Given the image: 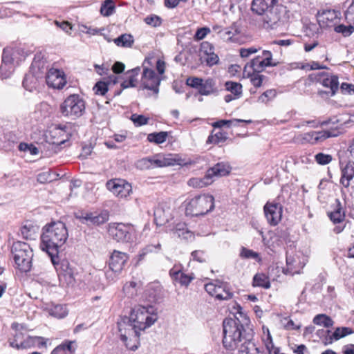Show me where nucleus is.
<instances>
[{"label": "nucleus", "mask_w": 354, "mask_h": 354, "mask_svg": "<svg viewBox=\"0 0 354 354\" xmlns=\"http://www.w3.org/2000/svg\"><path fill=\"white\" fill-rule=\"evenodd\" d=\"M246 322L235 318H225L223 322V345L229 351L238 348L239 354H262L254 341L252 329Z\"/></svg>", "instance_id": "f257e3e1"}, {"label": "nucleus", "mask_w": 354, "mask_h": 354, "mask_svg": "<svg viewBox=\"0 0 354 354\" xmlns=\"http://www.w3.org/2000/svg\"><path fill=\"white\" fill-rule=\"evenodd\" d=\"M158 319L156 310L152 306H140L134 308L130 317H124L118 322L120 339L129 348L127 344L128 337L134 336L138 337L140 332L153 325ZM134 351L136 346L129 347Z\"/></svg>", "instance_id": "f03ea898"}, {"label": "nucleus", "mask_w": 354, "mask_h": 354, "mask_svg": "<svg viewBox=\"0 0 354 354\" xmlns=\"http://www.w3.org/2000/svg\"><path fill=\"white\" fill-rule=\"evenodd\" d=\"M68 236V230L63 222H52L43 228L41 248L46 252L54 266L57 264L59 248L66 243Z\"/></svg>", "instance_id": "7ed1b4c3"}, {"label": "nucleus", "mask_w": 354, "mask_h": 354, "mask_svg": "<svg viewBox=\"0 0 354 354\" xmlns=\"http://www.w3.org/2000/svg\"><path fill=\"white\" fill-rule=\"evenodd\" d=\"M214 207V198L211 195H200L191 199L185 207V214L191 216H203Z\"/></svg>", "instance_id": "20e7f679"}, {"label": "nucleus", "mask_w": 354, "mask_h": 354, "mask_svg": "<svg viewBox=\"0 0 354 354\" xmlns=\"http://www.w3.org/2000/svg\"><path fill=\"white\" fill-rule=\"evenodd\" d=\"M12 253L15 263L23 272H28L31 268L33 250L30 245L25 242L17 241L13 243Z\"/></svg>", "instance_id": "39448f33"}, {"label": "nucleus", "mask_w": 354, "mask_h": 354, "mask_svg": "<svg viewBox=\"0 0 354 354\" xmlns=\"http://www.w3.org/2000/svg\"><path fill=\"white\" fill-rule=\"evenodd\" d=\"M85 101L77 94L70 95L60 104L61 113L64 117L73 120L82 116L85 113Z\"/></svg>", "instance_id": "423d86ee"}, {"label": "nucleus", "mask_w": 354, "mask_h": 354, "mask_svg": "<svg viewBox=\"0 0 354 354\" xmlns=\"http://www.w3.org/2000/svg\"><path fill=\"white\" fill-rule=\"evenodd\" d=\"M110 236L119 243H130L133 241L135 229L129 223H111L108 225Z\"/></svg>", "instance_id": "0eeeda50"}, {"label": "nucleus", "mask_w": 354, "mask_h": 354, "mask_svg": "<svg viewBox=\"0 0 354 354\" xmlns=\"http://www.w3.org/2000/svg\"><path fill=\"white\" fill-rule=\"evenodd\" d=\"M286 8L277 4L262 15V26L267 30L276 29L283 24Z\"/></svg>", "instance_id": "6e6552de"}, {"label": "nucleus", "mask_w": 354, "mask_h": 354, "mask_svg": "<svg viewBox=\"0 0 354 354\" xmlns=\"http://www.w3.org/2000/svg\"><path fill=\"white\" fill-rule=\"evenodd\" d=\"M341 130L338 126L331 127L330 129L320 131H310L303 133L299 137L301 144L310 143L312 145L323 142L326 139L337 137L341 134Z\"/></svg>", "instance_id": "1a4fd4ad"}, {"label": "nucleus", "mask_w": 354, "mask_h": 354, "mask_svg": "<svg viewBox=\"0 0 354 354\" xmlns=\"http://www.w3.org/2000/svg\"><path fill=\"white\" fill-rule=\"evenodd\" d=\"M18 49L6 47L3 50L2 62L0 66V78L6 79L10 76L15 68V55Z\"/></svg>", "instance_id": "9d476101"}, {"label": "nucleus", "mask_w": 354, "mask_h": 354, "mask_svg": "<svg viewBox=\"0 0 354 354\" xmlns=\"http://www.w3.org/2000/svg\"><path fill=\"white\" fill-rule=\"evenodd\" d=\"M316 80L317 82L328 89V91H319L318 93L320 96L323 97L324 94L327 96H333L336 93L339 87L337 76L320 72L316 75Z\"/></svg>", "instance_id": "9b49d317"}, {"label": "nucleus", "mask_w": 354, "mask_h": 354, "mask_svg": "<svg viewBox=\"0 0 354 354\" xmlns=\"http://www.w3.org/2000/svg\"><path fill=\"white\" fill-rule=\"evenodd\" d=\"M75 216L83 224L87 225H100L109 220V214L107 211H102L100 213L80 212L75 213Z\"/></svg>", "instance_id": "f8f14e48"}, {"label": "nucleus", "mask_w": 354, "mask_h": 354, "mask_svg": "<svg viewBox=\"0 0 354 354\" xmlns=\"http://www.w3.org/2000/svg\"><path fill=\"white\" fill-rule=\"evenodd\" d=\"M340 19V12L335 10H323L317 13V19L322 28L335 27Z\"/></svg>", "instance_id": "ddd939ff"}, {"label": "nucleus", "mask_w": 354, "mask_h": 354, "mask_svg": "<svg viewBox=\"0 0 354 354\" xmlns=\"http://www.w3.org/2000/svg\"><path fill=\"white\" fill-rule=\"evenodd\" d=\"M263 212L270 225L276 226L281 221L283 207L280 203L268 202L263 207Z\"/></svg>", "instance_id": "4468645a"}, {"label": "nucleus", "mask_w": 354, "mask_h": 354, "mask_svg": "<svg viewBox=\"0 0 354 354\" xmlns=\"http://www.w3.org/2000/svg\"><path fill=\"white\" fill-rule=\"evenodd\" d=\"M344 17L348 25H335L334 30L337 33H341L344 37H348L354 32V0L345 11Z\"/></svg>", "instance_id": "2eb2a0df"}, {"label": "nucleus", "mask_w": 354, "mask_h": 354, "mask_svg": "<svg viewBox=\"0 0 354 354\" xmlns=\"http://www.w3.org/2000/svg\"><path fill=\"white\" fill-rule=\"evenodd\" d=\"M141 81L144 88L151 90L154 94L158 95L161 79L153 70L145 68Z\"/></svg>", "instance_id": "dca6fc26"}, {"label": "nucleus", "mask_w": 354, "mask_h": 354, "mask_svg": "<svg viewBox=\"0 0 354 354\" xmlns=\"http://www.w3.org/2000/svg\"><path fill=\"white\" fill-rule=\"evenodd\" d=\"M106 187L113 192V194L120 198H126L129 196L132 192L131 185L120 179L108 181Z\"/></svg>", "instance_id": "f3484780"}, {"label": "nucleus", "mask_w": 354, "mask_h": 354, "mask_svg": "<svg viewBox=\"0 0 354 354\" xmlns=\"http://www.w3.org/2000/svg\"><path fill=\"white\" fill-rule=\"evenodd\" d=\"M45 78L47 84L54 88L62 89L66 83L64 73L55 68L49 69Z\"/></svg>", "instance_id": "a211bd4d"}, {"label": "nucleus", "mask_w": 354, "mask_h": 354, "mask_svg": "<svg viewBox=\"0 0 354 354\" xmlns=\"http://www.w3.org/2000/svg\"><path fill=\"white\" fill-rule=\"evenodd\" d=\"M129 259L128 255L118 250H114L109 261V268L115 273H120Z\"/></svg>", "instance_id": "6ab92c4d"}, {"label": "nucleus", "mask_w": 354, "mask_h": 354, "mask_svg": "<svg viewBox=\"0 0 354 354\" xmlns=\"http://www.w3.org/2000/svg\"><path fill=\"white\" fill-rule=\"evenodd\" d=\"M153 216L156 225H163L170 218V208L164 205H158L154 209Z\"/></svg>", "instance_id": "aec40b11"}, {"label": "nucleus", "mask_w": 354, "mask_h": 354, "mask_svg": "<svg viewBox=\"0 0 354 354\" xmlns=\"http://www.w3.org/2000/svg\"><path fill=\"white\" fill-rule=\"evenodd\" d=\"M277 4H278V0H253L251 8L253 12L262 15Z\"/></svg>", "instance_id": "412c9836"}, {"label": "nucleus", "mask_w": 354, "mask_h": 354, "mask_svg": "<svg viewBox=\"0 0 354 354\" xmlns=\"http://www.w3.org/2000/svg\"><path fill=\"white\" fill-rule=\"evenodd\" d=\"M230 171V165L224 162H218L207 171V176L212 180L214 176L221 177L227 175Z\"/></svg>", "instance_id": "4be33fe9"}, {"label": "nucleus", "mask_w": 354, "mask_h": 354, "mask_svg": "<svg viewBox=\"0 0 354 354\" xmlns=\"http://www.w3.org/2000/svg\"><path fill=\"white\" fill-rule=\"evenodd\" d=\"M68 129L69 128L66 125H58L55 127L53 129L50 131L52 136H57V140L54 142H56L57 145L64 143L71 136Z\"/></svg>", "instance_id": "5701e85b"}, {"label": "nucleus", "mask_w": 354, "mask_h": 354, "mask_svg": "<svg viewBox=\"0 0 354 354\" xmlns=\"http://www.w3.org/2000/svg\"><path fill=\"white\" fill-rule=\"evenodd\" d=\"M354 177V162H348L342 169L340 183L345 187H348L350 181Z\"/></svg>", "instance_id": "b1692460"}, {"label": "nucleus", "mask_w": 354, "mask_h": 354, "mask_svg": "<svg viewBox=\"0 0 354 354\" xmlns=\"http://www.w3.org/2000/svg\"><path fill=\"white\" fill-rule=\"evenodd\" d=\"M145 296L149 302H158L161 298L160 286L158 283L151 284L145 290Z\"/></svg>", "instance_id": "393cba45"}, {"label": "nucleus", "mask_w": 354, "mask_h": 354, "mask_svg": "<svg viewBox=\"0 0 354 354\" xmlns=\"http://www.w3.org/2000/svg\"><path fill=\"white\" fill-rule=\"evenodd\" d=\"M118 82V77L115 75H111L109 77L107 82L100 81L97 82L93 87V90L96 94L104 95L109 90V85H115Z\"/></svg>", "instance_id": "a878e982"}, {"label": "nucleus", "mask_w": 354, "mask_h": 354, "mask_svg": "<svg viewBox=\"0 0 354 354\" xmlns=\"http://www.w3.org/2000/svg\"><path fill=\"white\" fill-rule=\"evenodd\" d=\"M269 66L261 56L254 58L250 63H248L244 68V71L250 68L254 73H260L264 70L266 67Z\"/></svg>", "instance_id": "bb28decb"}, {"label": "nucleus", "mask_w": 354, "mask_h": 354, "mask_svg": "<svg viewBox=\"0 0 354 354\" xmlns=\"http://www.w3.org/2000/svg\"><path fill=\"white\" fill-rule=\"evenodd\" d=\"M233 293L230 291L228 285L223 282L219 281L216 298L219 300H227L231 299Z\"/></svg>", "instance_id": "cd10ccee"}, {"label": "nucleus", "mask_w": 354, "mask_h": 354, "mask_svg": "<svg viewBox=\"0 0 354 354\" xmlns=\"http://www.w3.org/2000/svg\"><path fill=\"white\" fill-rule=\"evenodd\" d=\"M41 77L39 76L36 77L33 73H29L28 74L26 75L24 79V87L29 91H32L39 86V79Z\"/></svg>", "instance_id": "c85d7f7f"}, {"label": "nucleus", "mask_w": 354, "mask_h": 354, "mask_svg": "<svg viewBox=\"0 0 354 354\" xmlns=\"http://www.w3.org/2000/svg\"><path fill=\"white\" fill-rule=\"evenodd\" d=\"M337 205L335 209L329 213V217L334 223H339L344 219V212L341 206V203L339 200L336 201Z\"/></svg>", "instance_id": "c756f323"}, {"label": "nucleus", "mask_w": 354, "mask_h": 354, "mask_svg": "<svg viewBox=\"0 0 354 354\" xmlns=\"http://www.w3.org/2000/svg\"><path fill=\"white\" fill-rule=\"evenodd\" d=\"M213 182L212 180L210 179L209 176H207V173H206L205 176L201 178H192L188 180V185L190 187H193L195 188H201L205 187L208 185H210Z\"/></svg>", "instance_id": "7c9ffc66"}, {"label": "nucleus", "mask_w": 354, "mask_h": 354, "mask_svg": "<svg viewBox=\"0 0 354 354\" xmlns=\"http://www.w3.org/2000/svg\"><path fill=\"white\" fill-rule=\"evenodd\" d=\"M113 41L118 46L130 48L133 44L134 39L130 34H122L114 39Z\"/></svg>", "instance_id": "2f4dec72"}, {"label": "nucleus", "mask_w": 354, "mask_h": 354, "mask_svg": "<svg viewBox=\"0 0 354 354\" xmlns=\"http://www.w3.org/2000/svg\"><path fill=\"white\" fill-rule=\"evenodd\" d=\"M37 343L36 336H27L24 341L20 342V344L16 342H10V346L17 349H27L34 346Z\"/></svg>", "instance_id": "473e14b6"}, {"label": "nucleus", "mask_w": 354, "mask_h": 354, "mask_svg": "<svg viewBox=\"0 0 354 354\" xmlns=\"http://www.w3.org/2000/svg\"><path fill=\"white\" fill-rule=\"evenodd\" d=\"M252 285L254 286L262 287L268 289L270 287V282L268 277L263 273H257L253 277Z\"/></svg>", "instance_id": "72a5a7b5"}, {"label": "nucleus", "mask_w": 354, "mask_h": 354, "mask_svg": "<svg viewBox=\"0 0 354 354\" xmlns=\"http://www.w3.org/2000/svg\"><path fill=\"white\" fill-rule=\"evenodd\" d=\"M57 264L55 266V268L58 270H62L65 277H68L70 282L73 280V272L72 269L70 267L69 263L67 260H62L61 263H59V258L56 259Z\"/></svg>", "instance_id": "f704fd0d"}, {"label": "nucleus", "mask_w": 354, "mask_h": 354, "mask_svg": "<svg viewBox=\"0 0 354 354\" xmlns=\"http://www.w3.org/2000/svg\"><path fill=\"white\" fill-rule=\"evenodd\" d=\"M313 323L316 325L323 326L326 328H329L333 326V321L330 317L324 314H319L314 317Z\"/></svg>", "instance_id": "c9c22d12"}, {"label": "nucleus", "mask_w": 354, "mask_h": 354, "mask_svg": "<svg viewBox=\"0 0 354 354\" xmlns=\"http://www.w3.org/2000/svg\"><path fill=\"white\" fill-rule=\"evenodd\" d=\"M227 140V134L223 131H218L216 133L213 132L208 136L206 141L207 144H218L223 142Z\"/></svg>", "instance_id": "e433bc0d"}, {"label": "nucleus", "mask_w": 354, "mask_h": 354, "mask_svg": "<svg viewBox=\"0 0 354 354\" xmlns=\"http://www.w3.org/2000/svg\"><path fill=\"white\" fill-rule=\"evenodd\" d=\"M225 88L227 91L231 92L236 97H240L242 94V85L239 83L234 82H226Z\"/></svg>", "instance_id": "4c0bfd02"}, {"label": "nucleus", "mask_w": 354, "mask_h": 354, "mask_svg": "<svg viewBox=\"0 0 354 354\" xmlns=\"http://www.w3.org/2000/svg\"><path fill=\"white\" fill-rule=\"evenodd\" d=\"M297 263L296 259L291 255H289L288 253L286 254V265L287 268L284 270V273L286 274H297L299 273V270L297 269L295 263Z\"/></svg>", "instance_id": "58836bf2"}, {"label": "nucleus", "mask_w": 354, "mask_h": 354, "mask_svg": "<svg viewBox=\"0 0 354 354\" xmlns=\"http://www.w3.org/2000/svg\"><path fill=\"white\" fill-rule=\"evenodd\" d=\"M238 122H245L247 124H250L252 122V120H241V119H234V120H221L217 122H215L212 124V127L214 128H221L225 125H227L230 127L231 125H235Z\"/></svg>", "instance_id": "ea45409f"}, {"label": "nucleus", "mask_w": 354, "mask_h": 354, "mask_svg": "<svg viewBox=\"0 0 354 354\" xmlns=\"http://www.w3.org/2000/svg\"><path fill=\"white\" fill-rule=\"evenodd\" d=\"M49 314L56 318H63L67 315L66 308L62 305H55L50 307L48 310Z\"/></svg>", "instance_id": "a19ab883"}, {"label": "nucleus", "mask_w": 354, "mask_h": 354, "mask_svg": "<svg viewBox=\"0 0 354 354\" xmlns=\"http://www.w3.org/2000/svg\"><path fill=\"white\" fill-rule=\"evenodd\" d=\"M167 132L160 131L158 133H152L148 135L147 139L151 142L156 144H162L166 141L167 138Z\"/></svg>", "instance_id": "79ce46f5"}, {"label": "nucleus", "mask_w": 354, "mask_h": 354, "mask_svg": "<svg viewBox=\"0 0 354 354\" xmlns=\"http://www.w3.org/2000/svg\"><path fill=\"white\" fill-rule=\"evenodd\" d=\"M214 86V81L212 79H208L204 83H201L198 88V93L203 95H209L213 92Z\"/></svg>", "instance_id": "37998d69"}, {"label": "nucleus", "mask_w": 354, "mask_h": 354, "mask_svg": "<svg viewBox=\"0 0 354 354\" xmlns=\"http://www.w3.org/2000/svg\"><path fill=\"white\" fill-rule=\"evenodd\" d=\"M115 10V5L112 0H106L100 8V13L105 17L111 15Z\"/></svg>", "instance_id": "c03bdc74"}, {"label": "nucleus", "mask_w": 354, "mask_h": 354, "mask_svg": "<svg viewBox=\"0 0 354 354\" xmlns=\"http://www.w3.org/2000/svg\"><path fill=\"white\" fill-rule=\"evenodd\" d=\"M200 60L202 64L205 63L208 66H212L218 64L219 58L214 52L209 53L208 55H201Z\"/></svg>", "instance_id": "a18cd8bd"}, {"label": "nucleus", "mask_w": 354, "mask_h": 354, "mask_svg": "<svg viewBox=\"0 0 354 354\" xmlns=\"http://www.w3.org/2000/svg\"><path fill=\"white\" fill-rule=\"evenodd\" d=\"M170 275L173 276L175 279H178L182 286H187L192 280V278L184 273L180 271H174L173 269L170 270Z\"/></svg>", "instance_id": "49530a36"}, {"label": "nucleus", "mask_w": 354, "mask_h": 354, "mask_svg": "<svg viewBox=\"0 0 354 354\" xmlns=\"http://www.w3.org/2000/svg\"><path fill=\"white\" fill-rule=\"evenodd\" d=\"M339 120L337 119H335V120H333L331 119L324 120L321 122L319 124H317L315 121L314 120H308V121H304L301 123V124L297 125V127L299 128L301 127L305 126V125H311L313 127H317L319 125L323 127V126H327L328 124H333L335 125L337 123H338Z\"/></svg>", "instance_id": "de8ad7c7"}, {"label": "nucleus", "mask_w": 354, "mask_h": 354, "mask_svg": "<svg viewBox=\"0 0 354 354\" xmlns=\"http://www.w3.org/2000/svg\"><path fill=\"white\" fill-rule=\"evenodd\" d=\"M13 328H15L16 333L14 335V339L10 342H16L17 344H20L21 341H24L25 339L26 333L22 331L23 326L19 324L14 323L12 325Z\"/></svg>", "instance_id": "09e8293b"}, {"label": "nucleus", "mask_w": 354, "mask_h": 354, "mask_svg": "<svg viewBox=\"0 0 354 354\" xmlns=\"http://www.w3.org/2000/svg\"><path fill=\"white\" fill-rule=\"evenodd\" d=\"M240 257L243 259H253L258 262L261 261L259 253L244 247L241 250Z\"/></svg>", "instance_id": "8fccbe9b"}, {"label": "nucleus", "mask_w": 354, "mask_h": 354, "mask_svg": "<svg viewBox=\"0 0 354 354\" xmlns=\"http://www.w3.org/2000/svg\"><path fill=\"white\" fill-rule=\"evenodd\" d=\"M160 244L158 243L156 245H148L145 248H144L142 250H140L139 253V261L142 260L145 257L151 252H156L160 249Z\"/></svg>", "instance_id": "3c124183"}, {"label": "nucleus", "mask_w": 354, "mask_h": 354, "mask_svg": "<svg viewBox=\"0 0 354 354\" xmlns=\"http://www.w3.org/2000/svg\"><path fill=\"white\" fill-rule=\"evenodd\" d=\"M176 160L168 156L162 159L152 160V165H155L157 167H162L168 165H174Z\"/></svg>", "instance_id": "603ef678"}, {"label": "nucleus", "mask_w": 354, "mask_h": 354, "mask_svg": "<svg viewBox=\"0 0 354 354\" xmlns=\"http://www.w3.org/2000/svg\"><path fill=\"white\" fill-rule=\"evenodd\" d=\"M351 333H353V331L348 327L337 328L333 334V337L335 340H338Z\"/></svg>", "instance_id": "864d4df0"}, {"label": "nucleus", "mask_w": 354, "mask_h": 354, "mask_svg": "<svg viewBox=\"0 0 354 354\" xmlns=\"http://www.w3.org/2000/svg\"><path fill=\"white\" fill-rule=\"evenodd\" d=\"M315 160L319 165H325L330 163L332 161L333 158L329 154L320 152L315 156Z\"/></svg>", "instance_id": "5fc2aeb1"}, {"label": "nucleus", "mask_w": 354, "mask_h": 354, "mask_svg": "<svg viewBox=\"0 0 354 354\" xmlns=\"http://www.w3.org/2000/svg\"><path fill=\"white\" fill-rule=\"evenodd\" d=\"M277 92L274 89H270L266 91L263 94L259 96V102L266 103L268 100H270L275 97Z\"/></svg>", "instance_id": "6e6d98bb"}, {"label": "nucleus", "mask_w": 354, "mask_h": 354, "mask_svg": "<svg viewBox=\"0 0 354 354\" xmlns=\"http://www.w3.org/2000/svg\"><path fill=\"white\" fill-rule=\"evenodd\" d=\"M214 52V47L208 41H203L201 44L200 50H199V56L201 55H208L209 53Z\"/></svg>", "instance_id": "4d7b16f0"}, {"label": "nucleus", "mask_w": 354, "mask_h": 354, "mask_svg": "<svg viewBox=\"0 0 354 354\" xmlns=\"http://www.w3.org/2000/svg\"><path fill=\"white\" fill-rule=\"evenodd\" d=\"M248 75L250 76V82L254 86L258 88L262 85L263 80L265 77L264 75H260L259 73L254 72L252 75H250V73H248Z\"/></svg>", "instance_id": "13d9d810"}, {"label": "nucleus", "mask_w": 354, "mask_h": 354, "mask_svg": "<svg viewBox=\"0 0 354 354\" xmlns=\"http://www.w3.org/2000/svg\"><path fill=\"white\" fill-rule=\"evenodd\" d=\"M21 234L26 239H34L35 232L32 226L28 227L27 225H24L21 229Z\"/></svg>", "instance_id": "bf43d9fd"}, {"label": "nucleus", "mask_w": 354, "mask_h": 354, "mask_svg": "<svg viewBox=\"0 0 354 354\" xmlns=\"http://www.w3.org/2000/svg\"><path fill=\"white\" fill-rule=\"evenodd\" d=\"M131 120L136 126H142L147 124L149 118L142 115L133 114L131 116Z\"/></svg>", "instance_id": "052dcab7"}, {"label": "nucleus", "mask_w": 354, "mask_h": 354, "mask_svg": "<svg viewBox=\"0 0 354 354\" xmlns=\"http://www.w3.org/2000/svg\"><path fill=\"white\" fill-rule=\"evenodd\" d=\"M137 283L134 281L127 283L123 287V290L129 297H133L136 295V290L135 289Z\"/></svg>", "instance_id": "680f3d73"}, {"label": "nucleus", "mask_w": 354, "mask_h": 354, "mask_svg": "<svg viewBox=\"0 0 354 354\" xmlns=\"http://www.w3.org/2000/svg\"><path fill=\"white\" fill-rule=\"evenodd\" d=\"M145 21L148 25L153 27L159 26L161 24V19L157 15H150L145 19Z\"/></svg>", "instance_id": "e2e57ef3"}, {"label": "nucleus", "mask_w": 354, "mask_h": 354, "mask_svg": "<svg viewBox=\"0 0 354 354\" xmlns=\"http://www.w3.org/2000/svg\"><path fill=\"white\" fill-rule=\"evenodd\" d=\"M218 282L219 281H216L215 282H211L205 284V289L206 292L211 296L216 297Z\"/></svg>", "instance_id": "0e129e2a"}, {"label": "nucleus", "mask_w": 354, "mask_h": 354, "mask_svg": "<svg viewBox=\"0 0 354 354\" xmlns=\"http://www.w3.org/2000/svg\"><path fill=\"white\" fill-rule=\"evenodd\" d=\"M152 166V160L145 158L136 162V167L140 169H149Z\"/></svg>", "instance_id": "69168bd1"}, {"label": "nucleus", "mask_w": 354, "mask_h": 354, "mask_svg": "<svg viewBox=\"0 0 354 354\" xmlns=\"http://www.w3.org/2000/svg\"><path fill=\"white\" fill-rule=\"evenodd\" d=\"M263 59V60L266 62L267 65L269 66H276L277 65V62H273L272 55L270 50H263L262 52V56L261 57Z\"/></svg>", "instance_id": "338daca9"}, {"label": "nucleus", "mask_w": 354, "mask_h": 354, "mask_svg": "<svg viewBox=\"0 0 354 354\" xmlns=\"http://www.w3.org/2000/svg\"><path fill=\"white\" fill-rule=\"evenodd\" d=\"M210 32V29L207 27H203L198 28L195 35H194V39L195 40H201L204 39L206 35Z\"/></svg>", "instance_id": "774afa93"}]
</instances>
